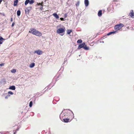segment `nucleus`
Here are the masks:
<instances>
[{
  "label": "nucleus",
  "mask_w": 134,
  "mask_h": 134,
  "mask_svg": "<svg viewBox=\"0 0 134 134\" xmlns=\"http://www.w3.org/2000/svg\"><path fill=\"white\" fill-rule=\"evenodd\" d=\"M29 32L38 36H41L42 35V34L41 32L34 28H32L30 29L29 31Z\"/></svg>",
  "instance_id": "1"
},
{
  "label": "nucleus",
  "mask_w": 134,
  "mask_h": 134,
  "mask_svg": "<svg viewBox=\"0 0 134 134\" xmlns=\"http://www.w3.org/2000/svg\"><path fill=\"white\" fill-rule=\"evenodd\" d=\"M124 26V25L120 23L115 25L114 26V28L116 31H118L123 27Z\"/></svg>",
  "instance_id": "2"
},
{
  "label": "nucleus",
  "mask_w": 134,
  "mask_h": 134,
  "mask_svg": "<svg viewBox=\"0 0 134 134\" xmlns=\"http://www.w3.org/2000/svg\"><path fill=\"white\" fill-rule=\"evenodd\" d=\"M65 28L64 27L63 28H60L57 30V32L59 34H61L65 32Z\"/></svg>",
  "instance_id": "3"
},
{
  "label": "nucleus",
  "mask_w": 134,
  "mask_h": 134,
  "mask_svg": "<svg viewBox=\"0 0 134 134\" xmlns=\"http://www.w3.org/2000/svg\"><path fill=\"white\" fill-rule=\"evenodd\" d=\"M32 9V7L31 6L29 7L26 8L25 10L26 14H29L30 11Z\"/></svg>",
  "instance_id": "4"
},
{
  "label": "nucleus",
  "mask_w": 134,
  "mask_h": 134,
  "mask_svg": "<svg viewBox=\"0 0 134 134\" xmlns=\"http://www.w3.org/2000/svg\"><path fill=\"white\" fill-rule=\"evenodd\" d=\"M42 51L40 50H38L34 51V53H36L38 55H40L42 53Z\"/></svg>",
  "instance_id": "5"
},
{
  "label": "nucleus",
  "mask_w": 134,
  "mask_h": 134,
  "mask_svg": "<svg viewBox=\"0 0 134 134\" xmlns=\"http://www.w3.org/2000/svg\"><path fill=\"white\" fill-rule=\"evenodd\" d=\"M129 15L131 18H134V13L133 10H131Z\"/></svg>",
  "instance_id": "6"
},
{
  "label": "nucleus",
  "mask_w": 134,
  "mask_h": 134,
  "mask_svg": "<svg viewBox=\"0 0 134 134\" xmlns=\"http://www.w3.org/2000/svg\"><path fill=\"white\" fill-rule=\"evenodd\" d=\"M85 42H83L82 43L80 44L79 46L78 49H80L82 48H83L84 46L85 45Z\"/></svg>",
  "instance_id": "7"
},
{
  "label": "nucleus",
  "mask_w": 134,
  "mask_h": 134,
  "mask_svg": "<svg viewBox=\"0 0 134 134\" xmlns=\"http://www.w3.org/2000/svg\"><path fill=\"white\" fill-rule=\"evenodd\" d=\"M63 120L64 122L66 123H67L71 121V120L67 118H64Z\"/></svg>",
  "instance_id": "8"
},
{
  "label": "nucleus",
  "mask_w": 134,
  "mask_h": 134,
  "mask_svg": "<svg viewBox=\"0 0 134 134\" xmlns=\"http://www.w3.org/2000/svg\"><path fill=\"white\" fill-rule=\"evenodd\" d=\"M0 83H1L4 84L6 83V81L4 79H2L0 80Z\"/></svg>",
  "instance_id": "9"
},
{
  "label": "nucleus",
  "mask_w": 134,
  "mask_h": 134,
  "mask_svg": "<svg viewBox=\"0 0 134 134\" xmlns=\"http://www.w3.org/2000/svg\"><path fill=\"white\" fill-rule=\"evenodd\" d=\"M37 5H40L41 6V7H40V9L42 10L43 9V8L42 7L43 6V4H42V2H41V3H37Z\"/></svg>",
  "instance_id": "10"
},
{
  "label": "nucleus",
  "mask_w": 134,
  "mask_h": 134,
  "mask_svg": "<svg viewBox=\"0 0 134 134\" xmlns=\"http://www.w3.org/2000/svg\"><path fill=\"white\" fill-rule=\"evenodd\" d=\"M9 89L10 90H14L16 88L15 86L13 85L10 86L9 87Z\"/></svg>",
  "instance_id": "11"
},
{
  "label": "nucleus",
  "mask_w": 134,
  "mask_h": 134,
  "mask_svg": "<svg viewBox=\"0 0 134 134\" xmlns=\"http://www.w3.org/2000/svg\"><path fill=\"white\" fill-rule=\"evenodd\" d=\"M5 40V39L3 38V37L0 36V44H2L4 41Z\"/></svg>",
  "instance_id": "12"
},
{
  "label": "nucleus",
  "mask_w": 134,
  "mask_h": 134,
  "mask_svg": "<svg viewBox=\"0 0 134 134\" xmlns=\"http://www.w3.org/2000/svg\"><path fill=\"white\" fill-rule=\"evenodd\" d=\"M102 10H100L98 12V16L100 17L102 15Z\"/></svg>",
  "instance_id": "13"
},
{
  "label": "nucleus",
  "mask_w": 134,
  "mask_h": 134,
  "mask_svg": "<svg viewBox=\"0 0 134 134\" xmlns=\"http://www.w3.org/2000/svg\"><path fill=\"white\" fill-rule=\"evenodd\" d=\"M84 3L85 6L87 7L89 4V2L88 1H84Z\"/></svg>",
  "instance_id": "14"
},
{
  "label": "nucleus",
  "mask_w": 134,
  "mask_h": 134,
  "mask_svg": "<svg viewBox=\"0 0 134 134\" xmlns=\"http://www.w3.org/2000/svg\"><path fill=\"white\" fill-rule=\"evenodd\" d=\"M53 15L55 18L57 19H58L59 18V16L56 13H53Z\"/></svg>",
  "instance_id": "15"
},
{
  "label": "nucleus",
  "mask_w": 134,
  "mask_h": 134,
  "mask_svg": "<svg viewBox=\"0 0 134 134\" xmlns=\"http://www.w3.org/2000/svg\"><path fill=\"white\" fill-rule=\"evenodd\" d=\"M83 49L86 50H88L89 49V47L87 46V45L85 43V45L84 46Z\"/></svg>",
  "instance_id": "16"
},
{
  "label": "nucleus",
  "mask_w": 134,
  "mask_h": 134,
  "mask_svg": "<svg viewBox=\"0 0 134 134\" xmlns=\"http://www.w3.org/2000/svg\"><path fill=\"white\" fill-rule=\"evenodd\" d=\"M117 31H114L112 32H110L108 33L107 34V35H109L113 34H114Z\"/></svg>",
  "instance_id": "17"
},
{
  "label": "nucleus",
  "mask_w": 134,
  "mask_h": 134,
  "mask_svg": "<svg viewBox=\"0 0 134 134\" xmlns=\"http://www.w3.org/2000/svg\"><path fill=\"white\" fill-rule=\"evenodd\" d=\"M18 1H14L13 5L15 6L17 5Z\"/></svg>",
  "instance_id": "18"
},
{
  "label": "nucleus",
  "mask_w": 134,
  "mask_h": 134,
  "mask_svg": "<svg viewBox=\"0 0 134 134\" xmlns=\"http://www.w3.org/2000/svg\"><path fill=\"white\" fill-rule=\"evenodd\" d=\"M21 14V11L20 10H18L17 11V16H20Z\"/></svg>",
  "instance_id": "19"
},
{
  "label": "nucleus",
  "mask_w": 134,
  "mask_h": 134,
  "mask_svg": "<svg viewBox=\"0 0 134 134\" xmlns=\"http://www.w3.org/2000/svg\"><path fill=\"white\" fill-rule=\"evenodd\" d=\"M72 31L71 30H67V34L69 35Z\"/></svg>",
  "instance_id": "20"
},
{
  "label": "nucleus",
  "mask_w": 134,
  "mask_h": 134,
  "mask_svg": "<svg viewBox=\"0 0 134 134\" xmlns=\"http://www.w3.org/2000/svg\"><path fill=\"white\" fill-rule=\"evenodd\" d=\"M35 64L34 63H32L30 65V68H32L35 66Z\"/></svg>",
  "instance_id": "21"
},
{
  "label": "nucleus",
  "mask_w": 134,
  "mask_h": 134,
  "mask_svg": "<svg viewBox=\"0 0 134 134\" xmlns=\"http://www.w3.org/2000/svg\"><path fill=\"white\" fill-rule=\"evenodd\" d=\"M82 40L81 39H79L77 40V42L78 43H82Z\"/></svg>",
  "instance_id": "22"
},
{
  "label": "nucleus",
  "mask_w": 134,
  "mask_h": 134,
  "mask_svg": "<svg viewBox=\"0 0 134 134\" xmlns=\"http://www.w3.org/2000/svg\"><path fill=\"white\" fill-rule=\"evenodd\" d=\"M35 1H29V3L30 4H32L33 3H34V2Z\"/></svg>",
  "instance_id": "23"
},
{
  "label": "nucleus",
  "mask_w": 134,
  "mask_h": 134,
  "mask_svg": "<svg viewBox=\"0 0 134 134\" xmlns=\"http://www.w3.org/2000/svg\"><path fill=\"white\" fill-rule=\"evenodd\" d=\"M11 72L13 73H14L16 72V70L15 69H13L11 70Z\"/></svg>",
  "instance_id": "24"
},
{
  "label": "nucleus",
  "mask_w": 134,
  "mask_h": 134,
  "mask_svg": "<svg viewBox=\"0 0 134 134\" xmlns=\"http://www.w3.org/2000/svg\"><path fill=\"white\" fill-rule=\"evenodd\" d=\"M32 101H31L30 102L29 104V106L30 107H31L32 105Z\"/></svg>",
  "instance_id": "25"
},
{
  "label": "nucleus",
  "mask_w": 134,
  "mask_h": 134,
  "mask_svg": "<svg viewBox=\"0 0 134 134\" xmlns=\"http://www.w3.org/2000/svg\"><path fill=\"white\" fill-rule=\"evenodd\" d=\"M29 1H25V5H27V4L29 3Z\"/></svg>",
  "instance_id": "26"
},
{
  "label": "nucleus",
  "mask_w": 134,
  "mask_h": 134,
  "mask_svg": "<svg viewBox=\"0 0 134 134\" xmlns=\"http://www.w3.org/2000/svg\"><path fill=\"white\" fill-rule=\"evenodd\" d=\"M8 94H10L11 95H13L14 94L13 92L10 91H9L8 92Z\"/></svg>",
  "instance_id": "27"
},
{
  "label": "nucleus",
  "mask_w": 134,
  "mask_h": 134,
  "mask_svg": "<svg viewBox=\"0 0 134 134\" xmlns=\"http://www.w3.org/2000/svg\"><path fill=\"white\" fill-rule=\"evenodd\" d=\"M80 3V2L79 1L77 2V3L76 4V7H78Z\"/></svg>",
  "instance_id": "28"
},
{
  "label": "nucleus",
  "mask_w": 134,
  "mask_h": 134,
  "mask_svg": "<svg viewBox=\"0 0 134 134\" xmlns=\"http://www.w3.org/2000/svg\"><path fill=\"white\" fill-rule=\"evenodd\" d=\"M10 96V95L9 94H8L7 96L5 97V99H7L8 97Z\"/></svg>",
  "instance_id": "29"
},
{
  "label": "nucleus",
  "mask_w": 134,
  "mask_h": 134,
  "mask_svg": "<svg viewBox=\"0 0 134 134\" xmlns=\"http://www.w3.org/2000/svg\"><path fill=\"white\" fill-rule=\"evenodd\" d=\"M4 65V63H2L0 64V66H3Z\"/></svg>",
  "instance_id": "30"
},
{
  "label": "nucleus",
  "mask_w": 134,
  "mask_h": 134,
  "mask_svg": "<svg viewBox=\"0 0 134 134\" xmlns=\"http://www.w3.org/2000/svg\"><path fill=\"white\" fill-rule=\"evenodd\" d=\"M67 16V14L66 13L64 15V17L65 18H66Z\"/></svg>",
  "instance_id": "31"
},
{
  "label": "nucleus",
  "mask_w": 134,
  "mask_h": 134,
  "mask_svg": "<svg viewBox=\"0 0 134 134\" xmlns=\"http://www.w3.org/2000/svg\"><path fill=\"white\" fill-rule=\"evenodd\" d=\"M60 20L62 21H64V19L63 18H60Z\"/></svg>",
  "instance_id": "32"
},
{
  "label": "nucleus",
  "mask_w": 134,
  "mask_h": 134,
  "mask_svg": "<svg viewBox=\"0 0 134 134\" xmlns=\"http://www.w3.org/2000/svg\"><path fill=\"white\" fill-rule=\"evenodd\" d=\"M71 112L72 113V114L73 116L72 118V119H73L74 118V114L71 111Z\"/></svg>",
  "instance_id": "33"
},
{
  "label": "nucleus",
  "mask_w": 134,
  "mask_h": 134,
  "mask_svg": "<svg viewBox=\"0 0 134 134\" xmlns=\"http://www.w3.org/2000/svg\"><path fill=\"white\" fill-rule=\"evenodd\" d=\"M0 14H1V15H2L3 16H5V14L4 13H0Z\"/></svg>",
  "instance_id": "34"
},
{
  "label": "nucleus",
  "mask_w": 134,
  "mask_h": 134,
  "mask_svg": "<svg viewBox=\"0 0 134 134\" xmlns=\"http://www.w3.org/2000/svg\"><path fill=\"white\" fill-rule=\"evenodd\" d=\"M14 24H15V23H13L12 25H11L12 27H13L14 26Z\"/></svg>",
  "instance_id": "35"
},
{
  "label": "nucleus",
  "mask_w": 134,
  "mask_h": 134,
  "mask_svg": "<svg viewBox=\"0 0 134 134\" xmlns=\"http://www.w3.org/2000/svg\"><path fill=\"white\" fill-rule=\"evenodd\" d=\"M67 113H66V114H64L63 115V116H66V115H67Z\"/></svg>",
  "instance_id": "36"
},
{
  "label": "nucleus",
  "mask_w": 134,
  "mask_h": 134,
  "mask_svg": "<svg viewBox=\"0 0 134 134\" xmlns=\"http://www.w3.org/2000/svg\"><path fill=\"white\" fill-rule=\"evenodd\" d=\"M13 18H11V19H10V21H13Z\"/></svg>",
  "instance_id": "37"
},
{
  "label": "nucleus",
  "mask_w": 134,
  "mask_h": 134,
  "mask_svg": "<svg viewBox=\"0 0 134 134\" xmlns=\"http://www.w3.org/2000/svg\"><path fill=\"white\" fill-rule=\"evenodd\" d=\"M19 130V128H18L16 129V130H15V131L16 132L17 131Z\"/></svg>",
  "instance_id": "38"
},
{
  "label": "nucleus",
  "mask_w": 134,
  "mask_h": 134,
  "mask_svg": "<svg viewBox=\"0 0 134 134\" xmlns=\"http://www.w3.org/2000/svg\"><path fill=\"white\" fill-rule=\"evenodd\" d=\"M16 132L15 131L14 133V134H16Z\"/></svg>",
  "instance_id": "39"
},
{
  "label": "nucleus",
  "mask_w": 134,
  "mask_h": 134,
  "mask_svg": "<svg viewBox=\"0 0 134 134\" xmlns=\"http://www.w3.org/2000/svg\"><path fill=\"white\" fill-rule=\"evenodd\" d=\"M61 115H60V119L61 120H62V119H61V117H61V116H60Z\"/></svg>",
  "instance_id": "40"
},
{
  "label": "nucleus",
  "mask_w": 134,
  "mask_h": 134,
  "mask_svg": "<svg viewBox=\"0 0 134 134\" xmlns=\"http://www.w3.org/2000/svg\"><path fill=\"white\" fill-rule=\"evenodd\" d=\"M2 1H0V4H1V2H2Z\"/></svg>",
  "instance_id": "41"
},
{
  "label": "nucleus",
  "mask_w": 134,
  "mask_h": 134,
  "mask_svg": "<svg viewBox=\"0 0 134 134\" xmlns=\"http://www.w3.org/2000/svg\"><path fill=\"white\" fill-rule=\"evenodd\" d=\"M61 115H63V114H62V113H61Z\"/></svg>",
  "instance_id": "42"
},
{
  "label": "nucleus",
  "mask_w": 134,
  "mask_h": 134,
  "mask_svg": "<svg viewBox=\"0 0 134 134\" xmlns=\"http://www.w3.org/2000/svg\"><path fill=\"white\" fill-rule=\"evenodd\" d=\"M64 35V34H63V35H61L62 36H63Z\"/></svg>",
  "instance_id": "43"
},
{
  "label": "nucleus",
  "mask_w": 134,
  "mask_h": 134,
  "mask_svg": "<svg viewBox=\"0 0 134 134\" xmlns=\"http://www.w3.org/2000/svg\"><path fill=\"white\" fill-rule=\"evenodd\" d=\"M102 43H104V41H102Z\"/></svg>",
  "instance_id": "44"
},
{
  "label": "nucleus",
  "mask_w": 134,
  "mask_h": 134,
  "mask_svg": "<svg viewBox=\"0 0 134 134\" xmlns=\"http://www.w3.org/2000/svg\"><path fill=\"white\" fill-rule=\"evenodd\" d=\"M67 4H68V2H67Z\"/></svg>",
  "instance_id": "45"
}]
</instances>
